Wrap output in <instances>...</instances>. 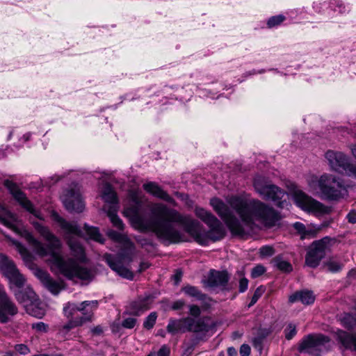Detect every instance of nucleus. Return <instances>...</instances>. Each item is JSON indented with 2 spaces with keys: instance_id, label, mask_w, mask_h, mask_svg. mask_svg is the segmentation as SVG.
<instances>
[{
  "instance_id": "nucleus-1",
  "label": "nucleus",
  "mask_w": 356,
  "mask_h": 356,
  "mask_svg": "<svg viewBox=\"0 0 356 356\" xmlns=\"http://www.w3.org/2000/svg\"><path fill=\"white\" fill-rule=\"evenodd\" d=\"M55 220L65 232L69 247L76 259H65L60 255L61 243L47 227L40 222L33 221L32 222L37 232L48 242V244L44 245L24 229L21 220L16 215L12 213L0 204V223L24 237L38 255L42 257L49 255L51 264L70 280L78 278L83 280H90L92 277L91 270L78 263V261L83 262L86 259L84 250L76 238L81 234L80 228L76 223L67 222L57 214L55 215Z\"/></svg>"
},
{
  "instance_id": "nucleus-2",
  "label": "nucleus",
  "mask_w": 356,
  "mask_h": 356,
  "mask_svg": "<svg viewBox=\"0 0 356 356\" xmlns=\"http://www.w3.org/2000/svg\"><path fill=\"white\" fill-rule=\"evenodd\" d=\"M128 195L132 204L124 212L131 216L133 226L140 232H152L158 239L170 244L185 241L184 234L175 227V223L183 224L190 232L194 231L193 222L184 218L177 210L169 208L163 203L152 204L149 208L152 216L149 219L145 218L140 214L143 204L141 193L131 190Z\"/></svg>"
},
{
  "instance_id": "nucleus-3",
  "label": "nucleus",
  "mask_w": 356,
  "mask_h": 356,
  "mask_svg": "<svg viewBox=\"0 0 356 356\" xmlns=\"http://www.w3.org/2000/svg\"><path fill=\"white\" fill-rule=\"evenodd\" d=\"M227 202L229 206L218 198H212L210 201L214 211L225 222L229 230L235 234H243L244 229L241 222L231 209L248 226L259 222L270 227L274 226L280 219L279 213L273 208L258 200L234 195L228 197Z\"/></svg>"
},
{
  "instance_id": "nucleus-4",
  "label": "nucleus",
  "mask_w": 356,
  "mask_h": 356,
  "mask_svg": "<svg viewBox=\"0 0 356 356\" xmlns=\"http://www.w3.org/2000/svg\"><path fill=\"white\" fill-rule=\"evenodd\" d=\"M196 216L205 222L209 227V231L206 233H202L200 224L197 220H192L188 216H182L188 220L194 223L193 232L187 231L184 225L181 223H177L181 225L186 232L194 237L195 240L200 245H205L207 244L209 239L213 241H217L222 239L225 235V229L220 221L213 216L211 212L204 209L203 208L195 209Z\"/></svg>"
},
{
  "instance_id": "nucleus-5",
  "label": "nucleus",
  "mask_w": 356,
  "mask_h": 356,
  "mask_svg": "<svg viewBox=\"0 0 356 356\" xmlns=\"http://www.w3.org/2000/svg\"><path fill=\"white\" fill-rule=\"evenodd\" d=\"M107 235L115 241L120 243L126 242L127 248L116 255L105 254L104 259L110 268L119 275L130 280H133V273L124 266V264L130 263L132 260L134 250L132 244L127 241V238L124 235L115 230H108L107 232Z\"/></svg>"
},
{
  "instance_id": "nucleus-6",
  "label": "nucleus",
  "mask_w": 356,
  "mask_h": 356,
  "mask_svg": "<svg viewBox=\"0 0 356 356\" xmlns=\"http://www.w3.org/2000/svg\"><path fill=\"white\" fill-rule=\"evenodd\" d=\"M322 194L328 200H337L346 194L343 181L332 175H322L318 181Z\"/></svg>"
},
{
  "instance_id": "nucleus-7",
  "label": "nucleus",
  "mask_w": 356,
  "mask_h": 356,
  "mask_svg": "<svg viewBox=\"0 0 356 356\" xmlns=\"http://www.w3.org/2000/svg\"><path fill=\"white\" fill-rule=\"evenodd\" d=\"M254 186L257 192L266 200L273 202L278 207L285 208L288 206L285 191L274 184H264L259 179L254 181Z\"/></svg>"
},
{
  "instance_id": "nucleus-8",
  "label": "nucleus",
  "mask_w": 356,
  "mask_h": 356,
  "mask_svg": "<svg viewBox=\"0 0 356 356\" xmlns=\"http://www.w3.org/2000/svg\"><path fill=\"white\" fill-rule=\"evenodd\" d=\"M0 272L8 279L10 290H13V286L17 288L25 286V277L15 263L4 254H0Z\"/></svg>"
},
{
  "instance_id": "nucleus-9",
  "label": "nucleus",
  "mask_w": 356,
  "mask_h": 356,
  "mask_svg": "<svg viewBox=\"0 0 356 356\" xmlns=\"http://www.w3.org/2000/svg\"><path fill=\"white\" fill-rule=\"evenodd\" d=\"M325 157L333 170L349 176L356 175V166L343 153L329 150L326 152Z\"/></svg>"
},
{
  "instance_id": "nucleus-10",
  "label": "nucleus",
  "mask_w": 356,
  "mask_h": 356,
  "mask_svg": "<svg viewBox=\"0 0 356 356\" xmlns=\"http://www.w3.org/2000/svg\"><path fill=\"white\" fill-rule=\"evenodd\" d=\"M63 202L69 211L81 213L84 209V203L78 185L66 190L63 195Z\"/></svg>"
},
{
  "instance_id": "nucleus-11",
  "label": "nucleus",
  "mask_w": 356,
  "mask_h": 356,
  "mask_svg": "<svg viewBox=\"0 0 356 356\" xmlns=\"http://www.w3.org/2000/svg\"><path fill=\"white\" fill-rule=\"evenodd\" d=\"M17 312V307L7 294L3 285L0 283V323H8Z\"/></svg>"
},
{
  "instance_id": "nucleus-12",
  "label": "nucleus",
  "mask_w": 356,
  "mask_h": 356,
  "mask_svg": "<svg viewBox=\"0 0 356 356\" xmlns=\"http://www.w3.org/2000/svg\"><path fill=\"white\" fill-rule=\"evenodd\" d=\"M5 186L9 190L14 199L27 211L33 214L39 219H42L40 213L35 209L31 202L28 200L25 193L22 192L16 184L11 181L6 180L4 183Z\"/></svg>"
},
{
  "instance_id": "nucleus-13",
  "label": "nucleus",
  "mask_w": 356,
  "mask_h": 356,
  "mask_svg": "<svg viewBox=\"0 0 356 356\" xmlns=\"http://www.w3.org/2000/svg\"><path fill=\"white\" fill-rule=\"evenodd\" d=\"M332 241H334V239L325 236L313 242V268L318 265L319 261L325 257L326 252L330 250Z\"/></svg>"
},
{
  "instance_id": "nucleus-14",
  "label": "nucleus",
  "mask_w": 356,
  "mask_h": 356,
  "mask_svg": "<svg viewBox=\"0 0 356 356\" xmlns=\"http://www.w3.org/2000/svg\"><path fill=\"white\" fill-rule=\"evenodd\" d=\"M35 275L40 280L44 286L54 295H58L64 288L63 281L54 280L43 270L37 268Z\"/></svg>"
},
{
  "instance_id": "nucleus-15",
  "label": "nucleus",
  "mask_w": 356,
  "mask_h": 356,
  "mask_svg": "<svg viewBox=\"0 0 356 356\" xmlns=\"http://www.w3.org/2000/svg\"><path fill=\"white\" fill-rule=\"evenodd\" d=\"M229 280V276L226 270H211L207 280V284L211 287H220L225 289Z\"/></svg>"
},
{
  "instance_id": "nucleus-16",
  "label": "nucleus",
  "mask_w": 356,
  "mask_h": 356,
  "mask_svg": "<svg viewBox=\"0 0 356 356\" xmlns=\"http://www.w3.org/2000/svg\"><path fill=\"white\" fill-rule=\"evenodd\" d=\"M193 318L190 317L183 318L178 320H170L167 326L168 332L175 334L179 332L184 333L190 332L191 323Z\"/></svg>"
},
{
  "instance_id": "nucleus-17",
  "label": "nucleus",
  "mask_w": 356,
  "mask_h": 356,
  "mask_svg": "<svg viewBox=\"0 0 356 356\" xmlns=\"http://www.w3.org/2000/svg\"><path fill=\"white\" fill-rule=\"evenodd\" d=\"M16 300L22 304L24 308L33 301L37 300V296L33 290L29 286L17 288L13 291Z\"/></svg>"
},
{
  "instance_id": "nucleus-18",
  "label": "nucleus",
  "mask_w": 356,
  "mask_h": 356,
  "mask_svg": "<svg viewBox=\"0 0 356 356\" xmlns=\"http://www.w3.org/2000/svg\"><path fill=\"white\" fill-rule=\"evenodd\" d=\"M295 203L302 209L310 212L312 210V200L304 192L294 186L290 189Z\"/></svg>"
},
{
  "instance_id": "nucleus-19",
  "label": "nucleus",
  "mask_w": 356,
  "mask_h": 356,
  "mask_svg": "<svg viewBox=\"0 0 356 356\" xmlns=\"http://www.w3.org/2000/svg\"><path fill=\"white\" fill-rule=\"evenodd\" d=\"M155 297L153 295L148 294L143 297H139L138 299L131 305V312L136 316H139L143 312L150 309Z\"/></svg>"
},
{
  "instance_id": "nucleus-20",
  "label": "nucleus",
  "mask_w": 356,
  "mask_h": 356,
  "mask_svg": "<svg viewBox=\"0 0 356 356\" xmlns=\"http://www.w3.org/2000/svg\"><path fill=\"white\" fill-rule=\"evenodd\" d=\"M143 188L151 195L166 201L170 204H173L175 200L170 197L165 191H164L155 182H147L143 184Z\"/></svg>"
},
{
  "instance_id": "nucleus-21",
  "label": "nucleus",
  "mask_w": 356,
  "mask_h": 356,
  "mask_svg": "<svg viewBox=\"0 0 356 356\" xmlns=\"http://www.w3.org/2000/svg\"><path fill=\"white\" fill-rule=\"evenodd\" d=\"M102 197L105 202L109 204L108 208L105 207V210L111 209L113 205H116L117 208L119 207L117 194L110 184L105 183L104 184L102 191Z\"/></svg>"
},
{
  "instance_id": "nucleus-22",
  "label": "nucleus",
  "mask_w": 356,
  "mask_h": 356,
  "mask_svg": "<svg viewBox=\"0 0 356 356\" xmlns=\"http://www.w3.org/2000/svg\"><path fill=\"white\" fill-rule=\"evenodd\" d=\"M339 341L345 348L356 352V333H349L343 330L337 332Z\"/></svg>"
},
{
  "instance_id": "nucleus-23",
  "label": "nucleus",
  "mask_w": 356,
  "mask_h": 356,
  "mask_svg": "<svg viewBox=\"0 0 356 356\" xmlns=\"http://www.w3.org/2000/svg\"><path fill=\"white\" fill-rule=\"evenodd\" d=\"M313 356H320L321 353L327 350L326 344L330 342L327 337L322 334H313Z\"/></svg>"
},
{
  "instance_id": "nucleus-24",
  "label": "nucleus",
  "mask_w": 356,
  "mask_h": 356,
  "mask_svg": "<svg viewBox=\"0 0 356 356\" xmlns=\"http://www.w3.org/2000/svg\"><path fill=\"white\" fill-rule=\"evenodd\" d=\"M323 6L330 8L333 12H337L339 14H345L350 12V8L341 0H330V1H324Z\"/></svg>"
},
{
  "instance_id": "nucleus-25",
  "label": "nucleus",
  "mask_w": 356,
  "mask_h": 356,
  "mask_svg": "<svg viewBox=\"0 0 356 356\" xmlns=\"http://www.w3.org/2000/svg\"><path fill=\"white\" fill-rule=\"evenodd\" d=\"M25 309L29 314L38 318H42L45 314V309L38 302V298L37 300L33 301V302L30 303L29 305H26Z\"/></svg>"
},
{
  "instance_id": "nucleus-26",
  "label": "nucleus",
  "mask_w": 356,
  "mask_h": 356,
  "mask_svg": "<svg viewBox=\"0 0 356 356\" xmlns=\"http://www.w3.org/2000/svg\"><path fill=\"white\" fill-rule=\"evenodd\" d=\"M297 301H300L305 305H309L312 301V293L309 291H297L289 298L290 303H294Z\"/></svg>"
},
{
  "instance_id": "nucleus-27",
  "label": "nucleus",
  "mask_w": 356,
  "mask_h": 356,
  "mask_svg": "<svg viewBox=\"0 0 356 356\" xmlns=\"http://www.w3.org/2000/svg\"><path fill=\"white\" fill-rule=\"evenodd\" d=\"M208 331L209 326L203 320H195L193 318V323H191L190 332L204 336Z\"/></svg>"
},
{
  "instance_id": "nucleus-28",
  "label": "nucleus",
  "mask_w": 356,
  "mask_h": 356,
  "mask_svg": "<svg viewBox=\"0 0 356 356\" xmlns=\"http://www.w3.org/2000/svg\"><path fill=\"white\" fill-rule=\"evenodd\" d=\"M181 291L187 296L194 298L197 300L204 301L207 298V296L203 293L197 287L187 285L181 289Z\"/></svg>"
},
{
  "instance_id": "nucleus-29",
  "label": "nucleus",
  "mask_w": 356,
  "mask_h": 356,
  "mask_svg": "<svg viewBox=\"0 0 356 356\" xmlns=\"http://www.w3.org/2000/svg\"><path fill=\"white\" fill-rule=\"evenodd\" d=\"M118 210V208L116 207V205H113L111 207V209L107 210V214L111 222L113 223V225L116 228L122 230L124 229V225L122 220L117 215Z\"/></svg>"
},
{
  "instance_id": "nucleus-30",
  "label": "nucleus",
  "mask_w": 356,
  "mask_h": 356,
  "mask_svg": "<svg viewBox=\"0 0 356 356\" xmlns=\"http://www.w3.org/2000/svg\"><path fill=\"white\" fill-rule=\"evenodd\" d=\"M84 229L90 239H92L99 243H104V238L97 227H89L88 225H85Z\"/></svg>"
},
{
  "instance_id": "nucleus-31",
  "label": "nucleus",
  "mask_w": 356,
  "mask_h": 356,
  "mask_svg": "<svg viewBox=\"0 0 356 356\" xmlns=\"http://www.w3.org/2000/svg\"><path fill=\"white\" fill-rule=\"evenodd\" d=\"M298 350L300 353H310L312 352V334H307L302 339Z\"/></svg>"
},
{
  "instance_id": "nucleus-32",
  "label": "nucleus",
  "mask_w": 356,
  "mask_h": 356,
  "mask_svg": "<svg viewBox=\"0 0 356 356\" xmlns=\"http://www.w3.org/2000/svg\"><path fill=\"white\" fill-rule=\"evenodd\" d=\"M15 245L19 253L22 257L23 260L26 264L31 263L33 260V256L29 252V251L19 243H15Z\"/></svg>"
},
{
  "instance_id": "nucleus-33",
  "label": "nucleus",
  "mask_w": 356,
  "mask_h": 356,
  "mask_svg": "<svg viewBox=\"0 0 356 356\" xmlns=\"http://www.w3.org/2000/svg\"><path fill=\"white\" fill-rule=\"evenodd\" d=\"M330 209L328 207L313 199V215L318 216L319 214L328 213Z\"/></svg>"
},
{
  "instance_id": "nucleus-34",
  "label": "nucleus",
  "mask_w": 356,
  "mask_h": 356,
  "mask_svg": "<svg viewBox=\"0 0 356 356\" xmlns=\"http://www.w3.org/2000/svg\"><path fill=\"white\" fill-rule=\"evenodd\" d=\"M286 17L283 15H277L270 17L267 21L268 28H273L280 25L284 20Z\"/></svg>"
},
{
  "instance_id": "nucleus-35",
  "label": "nucleus",
  "mask_w": 356,
  "mask_h": 356,
  "mask_svg": "<svg viewBox=\"0 0 356 356\" xmlns=\"http://www.w3.org/2000/svg\"><path fill=\"white\" fill-rule=\"evenodd\" d=\"M84 321L85 318L83 317H81L78 319L70 321L67 323L63 325L62 331L64 332H67L71 329L82 325Z\"/></svg>"
},
{
  "instance_id": "nucleus-36",
  "label": "nucleus",
  "mask_w": 356,
  "mask_h": 356,
  "mask_svg": "<svg viewBox=\"0 0 356 356\" xmlns=\"http://www.w3.org/2000/svg\"><path fill=\"white\" fill-rule=\"evenodd\" d=\"M78 309V304L73 302H67L63 307L64 314L67 318L72 317Z\"/></svg>"
},
{
  "instance_id": "nucleus-37",
  "label": "nucleus",
  "mask_w": 356,
  "mask_h": 356,
  "mask_svg": "<svg viewBox=\"0 0 356 356\" xmlns=\"http://www.w3.org/2000/svg\"><path fill=\"white\" fill-rule=\"evenodd\" d=\"M293 227L296 230H297L300 234H301L300 238L303 240L307 236L311 235L310 231H307L305 226L304 224L300 222H296L293 224Z\"/></svg>"
},
{
  "instance_id": "nucleus-38",
  "label": "nucleus",
  "mask_w": 356,
  "mask_h": 356,
  "mask_svg": "<svg viewBox=\"0 0 356 356\" xmlns=\"http://www.w3.org/2000/svg\"><path fill=\"white\" fill-rule=\"evenodd\" d=\"M156 318L157 314L156 312L150 313L143 323L144 327L148 330L152 329L156 323Z\"/></svg>"
},
{
  "instance_id": "nucleus-39",
  "label": "nucleus",
  "mask_w": 356,
  "mask_h": 356,
  "mask_svg": "<svg viewBox=\"0 0 356 356\" xmlns=\"http://www.w3.org/2000/svg\"><path fill=\"white\" fill-rule=\"evenodd\" d=\"M284 332L285 338L287 340H291L296 336L297 333L296 327L293 324H289L287 327L284 329Z\"/></svg>"
},
{
  "instance_id": "nucleus-40",
  "label": "nucleus",
  "mask_w": 356,
  "mask_h": 356,
  "mask_svg": "<svg viewBox=\"0 0 356 356\" xmlns=\"http://www.w3.org/2000/svg\"><path fill=\"white\" fill-rule=\"evenodd\" d=\"M327 270L332 273H337L342 269V264L335 261H330L325 264Z\"/></svg>"
},
{
  "instance_id": "nucleus-41",
  "label": "nucleus",
  "mask_w": 356,
  "mask_h": 356,
  "mask_svg": "<svg viewBox=\"0 0 356 356\" xmlns=\"http://www.w3.org/2000/svg\"><path fill=\"white\" fill-rule=\"evenodd\" d=\"M277 267L282 271L289 273L292 270V266L290 263L283 260H278L276 261Z\"/></svg>"
},
{
  "instance_id": "nucleus-42",
  "label": "nucleus",
  "mask_w": 356,
  "mask_h": 356,
  "mask_svg": "<svg viewBox=\"0 0 356 356\" xmlns=\"http://www.w3.org/2000/svg\"><path fill=\"white\" fill-rule=\"evenodd\" d=\"M264 291V289H263L262 286H259L255 290V291L251 298V301L248 305L249 307L254 305L257 302L259 298L263 294Z\"/></svg>"
},
{
  "instance_id": "nucleus-43",
  "label": "nucleus",
  "mask_w": 356,
  "mask_h": 356,
  "mask_svg": "<svg viewBox=\"0 0 356 356\" xmlns=\"http://www.w3.org/2000/svg\"><path fill=\"white\" fill-rule=\"evenodd\" d=\"M265 268L261 265H257L252 268L251 272V276L253 278L258 277L262 275L265 273Z\"/></svg>"
},
{
  "instance_id": "nucleus-44",
  "label": "nucleus",
  "mask_w": 356,
  "mask_h": 356,
  "mask_svg": "<svg viewBox=\"0 0 356 356\" xmlns=\"http://www.w3.org/2000/svg\"><path fill=\"white\" fill-rule=\"evenodd\" d=\"M90 304H93L95 308H97L98 307V301L97 300H92V301H83L81 303L78 305V311L79 312H83L86 307H88Z\"/></svg>"
},
{
  "instance_id": "nucleus-45",
  "label": "nucleus",
  "mask_w": 356,
  "mask_h": 356,
  "mask_svg": "<svg viewBox=\"0 0 356 356\" xmlns=\"http://www.w3.org/2000/svg\"><path fill=\"white\" fill-rule=\"evenodd\" d=\"M136 319L134 318H132V317H129V318H125L122 321V325L125 328L131 329L136 325Z\"/></svg>"
},
{
  "instance_id": "nucleus-46",
  "label": "nucleus",
  "mask_w": 356,
  "mask_h": 356,
  "mask_svg": "<svg viewBox=\"0 0 356 356\" xmlns=\"http://www.w3.org/2000/svg\"><path fill=\"white\" fill-rule=\"evenodd\" d=\"M15 349L21 355H27L30 353V350L25 344H17L15 346Z\"/></svg>"
},
{
  "instance_id": "nucleus-47",
  "label": "nucleus",
  "mask_w": 356,
  "mask_h": 356,
  "mask_svg": "<svg viewBox=\"0 0 356 356\" xmlns=\"http://www.w3.org/2000/svg\"><path fill=\"white\" fill-rule=\"evenodd\" d=\"M188 308H189V314L191 316H193L194 317H198L200 315L201 311L198 306L195 305H191L188 306Z\"/></svg>"
},
{
  "instance_id": "nucleus-48",
  "label": "nucleus",
  "mask_w": 356,
  "mask_h": 356,
  "mask_svg": "<svg viewBox=\"0 0 356 356\" xmlns=\"http://www.w3.org/2000/svg\"><path fill=\"white\" fill-rule=\"evenodd\" d=\"M248 286V280L245 277H241L239 280V292H245Z\"/></svg>"
},
{
  "instance_id": "nucleus-49",
  "label": "nucleus",
  "mask_w": 356,
  "mask_h": 356,
  "mask_svg": "<svg viewBox=\"0 0 356 356\" xmlns=\"http://www.w3.org/2000/svg\"><path fill=\"white\" fill-rule=\"evenodd\" d=\"M260 253L263 256H272L274 253L273 248L270 246H263L260 248Z\"/></svg>"
},
{
  "instance_id": "nucleus-50",
  "label": "nucleus",
  "mask_w": 356,
  "mask_h": 356,
  "mask_svg": "<svg viewBox=\"0 0 356 356\" xmlns=\"http://www.w3.org/2000/svg\"><path fill=\"white\" fill-rule=\"evenodd\" d=\"M32 327L40 332H47V325L43 322L34 323L33 324Z\"/></svg>"
},
{
  "instance_id": "nucleus-51",
  "label": "nucleus",
  "mask_w": 356,
  "mask_h": 356,
  "mask_svg": "<svg viewBox=\"0 0 356 356\" xmlns=\"http://www.w3.org/2000/svg\"><path fill=\"white\" fill-rule=\"evenodd\" d=\"M329 225L328 222H323L319 225H314L313 224V235L321 230H322L323 228L327 227Z\"/></svg>"
},
{
  "instance_id": "nucleus-52",
  "label": "nucleus",
  "mask_w": 356,
  "mask_h": 356,
  "mask_svg": "<svg viewBox=\"0 0 356 356\" xmlns=\"http://www.w3.org/2000/svg\"><path fill=\"white\" fill-rule=\"evenodd\" d=\"M185 305V301L184 300H177L172 302L171 308L173 310H178L181 309L184 307Z\"/></svg>"
},
{
  "instance_id": "nucleus-53",
  "label": "nucleus",
  "mask_w": 356,
  "mask_h": 356,
  "mask_svg": "<svg viewBox=\"0 0 356 356\" xmlns=\"http://www.w3.org/2000/svg\"><path fill=\"white\" fill-rule=\"evenodd\" d=\"M170 348L167 346L163 345L158 351L157 356H170Z\"/></svg>"
},
{
  "instance_id": "nucleus-54",
  "label": "nucleus",
  "mask_w": 356,
  "mask_h": 356,
  "mask_svg": "<svg viewBox=\"0 0 356 356\" xmlns=\"http://www.w3.org/2000/svg\"><path fill=\"white\" fill-rule=\"evenodd\" d=\"M250 350V347L248 344H243L240 348L241 356H249Z\"/></svg>"
},
{
  "instance_id": "nucleus-55",
  "label": "nucleus",
  "mask_w": 356,
  "mask_h": 356,
  "mask_svg": "<svg viewBox=\"0 0 356 356\" xmlns=\"http://www.w3.org/2000/svg\"><path fill=\"white\" fill-rule=\"evenodd\" d=\"M263 338L261 337H255L252 339V343L254 348L261 349Z\"/></svg>"
},
{
  "instance_id": "nucleus-56",
  "label": "nucleus",
  "mask_w": 356,
  "mask_h": 356,
  "mask_svg": "<svg viewBox=\"0 0 356 356\" xmlns=\"http://www.w3.org/2000/svg\"><path fill=\"white\" fill-rule=\"evenodd\" d=\"M349 222L355 224L356 222V210L350 211L346 216Z\"/></svg>"
},
{
  "instance_id": "nucleus-57",
  "label": "nucleus",
  "mask_w": 356,
  "mask_h": 356,
  "mask_svg": "<svg viewBox=\"0 0 356 356\" xmlns=\"http://www.w3.org/2000/svg\"><path fill=\"white\" fill-rule=\"evenodd\" d=\"M305 263L307 266H312V249L308 247L305 257Z\"/></svg>"
},
{
  "instance_id": "nucleus-58",
  "label": "nucleus",
  "mask_w": 356,
  "mask_h": 356,
  "mask_svg": "<svg viewBox=\"0 0 356 356\" xmlns=\"http://www.w3.org/2000/svg\"><path fill=\"white\" fill-rule=\"evenodd\" d=\"M91 332L95 335H100L103 333V329L100 325H97L91 330Z\"/></svg>"
},
{
  "instance_id": "nucleus-59",
  "label": "nucleus",
  "mask_w": 356,
  "mask_h": 356,
  "mask_svg": "<svg viewBox=\"0 0 356 356\" xmlns=\"http://www.w3.org/2000/svg\"><path fill=\"white\" fill-rule=\"evenodd\" d=\"M323 2L322 3H318L316 6V11L319 13H323L325 12V10H328L330 9V8H325L324 6H323L321 4H323Z\"/></svg>"
},
{
  "instance_id": "nucleus-60",
  "label": "nucleus",
  "mask_w": 356,
  "mask_h": 356,
  "mask_svg": "<svg viewBox=\"0 0 356 356\" xmlns=\"http://www.w3.org/2000/svg\"><path fill=\"white\" fill-rule=\"evenodd\" d=\"M228 356H236L237 351L234 347H229L227 349Z\"/></svg>"
},
{
  "instance_id": "nucleus-61",
  "label": "nucleus",
  "mask_w": 356,
  "mask_h": 356,
  "mask_svg": "<svg viewBox=\"0 0 356 356\" xmlns=\"http://www.w3.org/2000/svg\"><path fill=\"white\" fill-rule=\"evenodd\" d=\"M181 275L182 274L181 272H177L176 274L174 275L176 284H177L181 280Z\"/></svg>"
},
{
  "instance_id": "nucleus-62",
  "label": "nucleus",
  "mask_w": 356,
  "mask_h": 356,
  "mask_svg": "<svg viewBox=\"0 0 356 356\" xmlns=\"http://www.w3.org/2000/svg\"><path fill=\"white\" fill-rule=\"evenodd\" d=\"M149 267V264L147 263H141L140 265L139 272H142L143 270L147 269Z\"/></svg>"
},
{
  "instance_id": "nucleus-63",
  "label": "nucleus",
  "mask_w": 356,
  "mask_h": 356,
  "mask_svg": "<svg viewBox=\"0 0 356 356\" xmlns=\"http://www.w3.org/2000/svg\"><path fill=\"white\" fill-rule=\"evenodd\" d=\"M262 72H264V70H261L259 72H257L255 70H253L252 71L246 72L245 74V76H250V75L256 74L257 73H262Z\"/></svg>"
},
{
  "instance_id": "nucleus-64",
  "label": "nucleus",
  "mask_w": 356,
  "mask_h": 356,
  "mask_svg": "<svg viewBox=\"0 0 356 356\" xmlns=\"http://www.w3.org/2000/svg\"><path fill=\"white\" fill-rule=\"evenodd\" d=\"M31 136V133H26L23 136V138L24 139V141H28Z\"/></svg>"
}]
</instances>
